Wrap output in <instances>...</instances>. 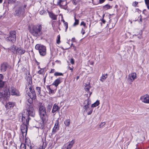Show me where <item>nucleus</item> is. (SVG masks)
Masks as SVG:
<instances>
[{
  "label": "nucleus",
  "instance_id": "ea45409f",
  "mask_svg": "<svg viewBox=\"0 0 149 149\" xmlns=\"http://www.w3.org/2000/svg\"><path fill=\"white\" fill-rule=\"evenodd\" d=\"M72 49H73L74 51H75L77 52L78 51V50H77V48L74 45H73L72 44Z\"/></svg>",
  "mask_w": 149,
  "mask_h": 149
},
{
  "label": "nucleus",
  "instance_id": "13d9d810",
  "mask_svg": "<svg viewBox=\"0 0 149 149\" xmlns=\"http://www.w3.org/2000/svg\"><path fill=\"white\" fill-rule=\"evenodd\" d=\"M115 25V23H114L112 24V27H114Z\"/></svg>",
  "mask_w": 149,
  "mask_h": 149
},
{
  "label": "nucleus",
  "instance_id": "69168bd1",
  "mask_svg": "<svg viewBox=\"0 0 149 149\" xmlns=\"http://www.w3.org/2000/svg\"><path fill=\"white\" fill-rule=\"evenodd\" d=\"M79 78V77L77 76V80Z\"/></svg>",
  "mask_w": 149,
  "mask_h": 149
},
{
  "label": "nucleus",
  "instance_id": "bf43d9fd",
  "mask_svg": "<svg viewBox=\"0 0 149 149\" xmlns=\"http://www.w3.org/2000/svg\"><path fill=\"white\" fill-rule=\"evenodd\" d=\"M101 124H102L103 125H104L105 124V123L104 122L102 123Z\"/></svg>",
  "mask_w": 149,
  "mask_h": 149
},
{
  "label": "nucleus",
  "instance_id": "5fc2aeb1",
  "mask_svg": "<svg viewBox=\"0 0 149 149\" xmlns=\"http://www.w3.org/2000/svg\"><path fill=\"white\" fill-rule=\"evenodd\" d=\"M38 73L39 74H42V72H41V70H40L38 71Z\"/></svg>",
  "mask_w": 149,
  "mask_h": 149
},
{
  "label": "nucleus",
  "instance_id": "774afa93",
  "mask_svg": "<svg viewBox=\"0 0 149 149\" xmlns=\"http://www.w3.org/2000/svg\"><path fill=\"white\" fill-rule=\"evenodd\" d=\"M135 149H139V148H136Z\"/></svg>",
  "mask_w": 149,
  "mask_h": 149
},
{
  "label": "nucleus",
  "instance_id": "4c0bfd02",
  "mask_svg": "<svg viewBox=\"0 0 149 149\" xmlns=\"http://www.w3.org/2000/svg\"><path fill=\"white\" fill-rule=\"evenodd\" d=\"M52 107V105H51L49 104L47 107V111L50 112Z\"/></svg>",
  "mask_w": 149,
  "mask_h": 149
},
{
  "label": "nucleus",
  "instance_id": "a211bd4d",
  "mask_svg": "<svg viewBox=\"0 0 149 149\" xmlns=\"http://www.w3.org/2000/svg\"><path fill=\"white\" fill-rule=\"evenodd\" d=\"M25 52V50L22 49L21 48H18L17 50H16V53L17 54H24Z\"/></svg>",
  "mask_w": 149,
  "mask_h": 149
},
{
  "label": "nucleus",
  "instance_id": "cd10ccee",
  "mask_svg": "<svg viewBox=\"0 0 149 149\" xmlns=\"http://www.w3.org/2000/svg\"><path fill=\"white\" fill-rule=\"evenodd\" d=\"M84 86H85V90L86 91H88L90 88L89 83L87 84L84 83Z\"/></svg>",
  "mask_w": 149,
  "mask_h": 149
},
{
  "label": "nucleus",
  "instance_id": "e433bc0d",
  "mask_svg": "<svg viewBox=\"0 0 149 149\" xmlns=\"http://www.w3.org/2000/svg\"><path fill=\"white\" fill-rule=\"evenodd\" d=\"M138 2H136V1H134L133 2V3L132 4V5L134 7H137L138 6H137L138 4Z\"/></svg>",
  "mask_w": 149,
  "mask_h": 149
},
{
  "label": "nucleus",
  "instance_id": "6e6d98bb",
  "mask_svg": "<svg viewBox=\"0 0 149 149\" xmlns=\"http://www.w3.org/2000/svg\"><path fill=\"white\" fill-rule=\"evenodd\" d=\"M68 69L70 70H71V71H72L73 70V69L70 67H69Z\"/></svg>",
  "mask_w": 149,
  "mask_h": 149
},
{
  "label": "nucleus",
  "instance_id": "c9c22d12",
  "mask_svg": "<svg viewBox=\"0 0 149 149\" xmlns=\"http://www.w3.org/2000/svg\"><path fill=\"white\" fill-rule=\"evenodd\" d=\"M74 19L75 22L73 24L74 26H75L78 25L79 24V20L77 19L75 17H74Z\"/></svg>",
  "mask_w": 149,
  "mask_h": 149
},
{
  "label": "nucleus",
  "instance_id": "4d7b16f0",
  "mask_svg": "<svg viewBox=\"0 0 149 149\" xmlns=\"http://www.w3.org/2000/svg\"><path fill=\"white\" fill-rule=\"evenodd\" d=\"M55 22V21H53V22H52V27H53L54 26H55L54 25V22Z\"/></svg>",
  "mask_w": 149,
  "mask_h": 149
},
{
  "label": "nucleus",
  "instance_id": "0eeeda50",
  "mask_svg": "<svg viewBox=\"0 0 149 149\" xmlns=\"http://www.w3.org/2000/svg\"><path fill=\"white\" fill-rule=\"evenodd\" d=\"M16 32L15 31H11L10 36L7 37L6 40L7 41H10L13 42H15L16 40Z\"/></svg>",
  "mask_w": 149,
  "mask_h": 149
},
{
  "label": "nucleus",
  "instance_id": "ddd939ff",
  "mask_svg": "<svg viewBox=\"0 0 149 149\" xmlns=\"http://www.w3.org/2000/svg\"><path fill=\"white\" fill-rule=\"evenodd\" d=\"M10 91L12 95L17 96L19 95V91L14 87H11Z\"/></svg>",
  "mask_w": 149,
  "mask_h": 149
},
{
  "label": "nucleus",
  "instance_id": "c03bdc74",
  "mask_svg": "<svg viewBox=\"0 0 149 149\" xmlns=\"http://www.w3.org/2000/svg\"><path fill=\"white\" fill-rule=\"evenodd\" d=\"M58 38L56 42L57 44H59L60 42V36L59 35L58 36Z\"/></svg>",
  "mask_w": 149,
  "mask_h": 149
},
{
  "label": "nucleus",
  "instance_id": "a19ab883",
  "mask_svg": "<svg viewBox=\"0 0 149 149\" xmlns=\"http://www.w3.org/2000/svg\"><path fill=\"white\" fill-rule=\"evenodd\" d=\"M79 0H72V2L73 4L76 5L77 4V3L79 1Z\"/></svg>",
  "mask_w": 149,
  "mask_h": 149
},
{
  "label": "nucleus",
  "instance_id": "6e6552de",
  "mask_svg": "<svg viewBox=\"0 0 149 149\" xmlns=\"http://www.w3.org/2000/svg\"><path fill=\"white\" fill-rule=\"evenodd\" d=\"M29 92H28V93H27V95L32 100L35 99L36 97V94L35 91L32 88L31 86H29Z\"/></svg>",
  "mask_w": 149,
  "mask_h": 149
},
{
  "label": "nucleus",
  "instance_id": "7ed1b4c3",
  "mask_svg": "<svg viewBox=\"0 0 149 149\" xmlns=\"http://www.w3.org/2000/svg\"><path fill=\"white\" fill-rule=\"evenodd\" d=\"M9 95V90L7 88H5L3 90L0 89V101L8 100Z\"/></svg>",
  "mask_w": 149,
  "mask_h": 149
},
{
  "label": "nucleus",
  "instance_id": "b1692460",
  "mask_svg": "<svg viewBox=\"0 0 149 149\" xmlns=\"http://www.w3.org/2000/svg\"><path fill=\"white\" fill-rule=\"evenodd\" d=\"M47 145V143L45 142L42 141V144H40L38 149H45Z\"/></svg>",
  "mask_w": 149,
  "mask_h": 149
},
{
  "label": "nucleus",
  "instance_id": "09e8293b",
  "mask_svg": "<svg viewBox=\"0 0 149 149\" xmlns=\"http://www.w3.org/2000/svg\"><path fill=\"white\" fill-rule=\"evenodd\" d=\"M93 3L95 4H97L99 3V1H98L97 2H95V0H92Z\"/></svg>",
  "mask_w": 149,
  "mask_h": 149
},
{
  "label": "nucleus",
  "instance_id": "473e14b6",
  "mask_svg": "<svg viewBox=\"0 0 149 149\" xmlns=\"http://www.w3.org/2000/svg\"><path fill=\"white\" fill-rule=\"evenodd\" d=\"M64 3V5L66 4V2L65 0H59V2H58V4L60 5H62L63 3Z\"/></svg>",
  "mask_w": 149,
  "mask_h": 149
},
{
  "label": "nucleus",
  "instance_id": "c756f323",
  "mask_svg": "<svg viewBox=\"0 0 149 149\" xmlns=\"http://www.w3.org/2000/svg\"><path fill=\"white\" fill-rule=\"evenodd\" d=\"M112 7L109 4H107L103 7V9L104 10H107L111 8Z\"/></svg>",
  "mask_w": 149,
  "mask_h": 149
},
{
  "label": "nucleus",
  "instance_id": "0e129e2a",
  "mask_svg": "<svg viewBox=\"0 0 149 149\" xmlns=\"http://www.w3.org/2000/svg\"><path fill=\"white\" fill-rule=\"evenodd\" d=\"M62 21L64 23H65V22H65L64 20H63Z\"/></svg>",
  "mask_w": 149,
  "mask_h": 149
},
{
  "label": "nucleus",
  "instance_id": "9b49d317",
  "mask_svg": "<svg viewBox=\"0 0 149 149\" xmlns=\"http://www.w3.org/2000/svg\"><path fill=\"white\" fill-rule=\"evenodd\" d=\"M25 11L24 8L19 7L15 10L14 15L17 16L23 15L25 13Z\"/></svg>",
  "mask_w": 149,
  "mask_h": 149
},
{
  "label": "nucleus",
  "instance_id": "a18cd8bd",
  "mask_svg": "<svg viewBox=\"0 0 149 149\" xmlns=\"http://www.w3.org/2000/svg\"><path fill=\"white\" fill-rule=\"evenodd\" d=\"M80 25H83L85 28L86 27V24L84 21L81 22Z\"/></svg>",
  "mask_w": 149,
  "mask_h": 149
},
{
  "label": "nucleus",
  "instance_id": "338daca9",
  "mask_svg": "<svg viewBox=\"0 0 149 149\" xmlns=\"http://www.w3.org/2000/svg\"><path fill=\"white\" fill-rule=\"evenodd\" d=\"M89 93H89L90 95L91 94V93L89 92Z\"/></svg>",
  "mask_w": 149,
  "mask_h": 149
},
{
  "label": "nucleus",
  "instance_id": "f257e3e1",
  "mask_svg": "<svg viewBox=\"0 0 149 149\" xmlns=\"http://www.w3.org/2000/svg\"><path fill=\"white\" fill-rule=\"evenodd\" d=\"M29 100H28L27 101L29 104L27 103V105L26 109L24 110L22 113H19L18 115L19 121H23V120H25L26 119V122L27 123H28V121L30 119L29 116L33 117L35 114L34 108Z\"/></svg>",
  "mask_w": 149,
  "mask_h": 149
},
{
  "label": "nucleus",
  "instance_id": "423d86ee",
  "mask_svg": "<svg viewBox=\"0 0 149 149\" xmlns=\"http://www.w3.org/2000/svg\"><path fill=\"white\" fill-rule=\"evenodd\" d=\"M20 122H22L23 124L21 125V130L22 132V135L24 136H26L27 134V125H29V122L28 123L26 122V119L24 120H23V121H19Z\"/></svg>",
  "mask_w": 149,
  "mask_h": 149
},
{
  "label": "nucleus",
  "instance_id": "6ab92c4d",
  "mask_svg": "<svg viewBox=\"0 0 149 149\" xmlns=\"http://www.w3.org/2000/svg\"><path fill=\"white\" fill-rule=\"evenodd\" d=\"M28 74H26V79L29 82L30 86H31V77L29 72H28Z\"/></svg>",
  "mask_w": 149,
  "mask_h": 149
},
{
  "label": "nucleus",
  "instance_id": "f03ea898",
  "mask_svg": "<svg viewBox=\"0 0 149 149\" xmlns=\"http://www.w3.org/2000/svg\"><path fill=\"white\" fill-rule=\"evenodd\" d=\"M39 113L40 119L42 120L39 124V127L42 129L44 127L45 123H46L48 120V116L46 113V109L43 105H40L39 106Z\"/></svg>",
  "mask_w": 149,
  "mask_h": 149
},
{
  "label": "nucleus",
  "instance_id": "412c9836",
  "mask_svg": "<svg viewBox=\"0 0 149 149\" xmlns=\"http://www.w3.org/2000/svg\"><path fill=\"white\" fill-rule=\"evenodd\" d=\"M14 106V104L13 103L10 102L6 104L5 105L6 107L8 109H9L11 107H13Z\"/></svg>",
  "mask_w": 149,
  "mask_h": 149
},
{
  "label": "nucleus",
  "instance_id": "f8f14e48",
  "mask_svg": "<svg viewBox=\"0 0 149 149\" xmlns=\"http://www.w3.org/2000/svg\"><path fill=\"white\" fill-rule=\"evenodd\" d=\"M136 78V74L133 72L129 74L128 75V80L130 82H132Z\"/></svg>",
  "mask_w": 149,
  "mask_h": 149
},
{
  "label": "nucleus",
  "instance_id": "5701e85b",
  "mask_svg": "<svg viewBox=\"0 0 149 149\" xmlns=\"http://www.w3.org/2000/svg\"><path fill=\"white\" fill-rule=\"evenodd\" d=\"M46 88L49 91L48 93L49 94L51 95L54 93V91L51 89L50 86H47Z\"/></svg>",
  "mask_w": 149,
  "mask_h": 149
},
{
  "label": "nucleus",
  "instance_id": "9d476101",
  "mask_svg": "<svg viewBox=\"0 0 149 149\" xmlns=\"http://www.w3.org/2000/svg\"><path fill=\"white\" fill-rule=\"evenodd\" d=\"M59 123L58 119L56 120L55 122L54 126L53 128L52 134H55L59 129Z\"/></svg>",
  "mask_w": 149,
  "mask_h": 149
},
{
  "label": "nucleus",
  "instance_id": "20e7f679",
  "mask_svg": "<svg viewBox=\"0 0 149 149\" xmlns=\"http://www.w3.org/2000/svg\"><path fill=\"white\" fill-rule=\"evenodd\" d=\"M42 26L41 25L34 26L31 30L30 32L33 36L35 37L39 36L42 33Z\"/></svg>",
  "mask_w": 149,
  "mask_h": 149
},
{
  "label": "nucleus",
  "instance_id": "864d4df0",
  "mask_svg": "<svg viewBox=\"0 0 149 149\" xmlns=\"http://www.w3.org/2000/svg\"><path fill=\"white\" fill-rule=\"evenodd\" d=\"M55 71V70L54 69H52L50 72V73H53Z\"/></svg>",
  "mask_w": 149,
  "mask_h": 149
},
{
  "label": "nucleus",
  "instance_id": "7c9ffc66",
  "mask_svg": "<svg viewBox=\"0 0 149 149\" xmlns=\"http://www.w3.org/2000/svg\"><path fill=\"white\" fill-rule=\"evenodd\" d=\"M100 104V101L99 100H97L93 104L91 105L92 107H96L98 106Z\"/></svg>",
  "mask_w": 149,
  "mask_h": 149
},
{
  "label": "nucleus",
  "instance_id": "58836bf2",
  "mask_svg": "<svg viewBox=\"0 0 149 149\" xmlns=\"http://www.w3.org/2000/svg\"><path fill=\"white\" fill-rule=\"evenodd\" d=\"M36 90L38 94L40 95L41 92V88L40 87H37L36 88Z\"/></svg>",
  "mask_w": 149,
  "mask_h": 149
},
{
  "label": "nucleus",
  "instance_id": "4468645a",
  "mask_svg": "<svg viewBox=\"0 0 149 149\" xmlns=\"http://www.w3.org/2000/svg\"><path fill=\"white\" fill-rule=\"evenodd\" d=\"M140 100L142 101L145 103H149V96L146 95L143 96L141 97Z\"/></svg>",
  "mask_w": 149,
  "mask_h": 149
},
{
  "label": "nucleus",
  "instance_id": "4be33fe9",
  "mask_svg": "<svg viewBox=\"0 0 149 149\" xmlns=\"http://www.w3.org/2000/svg\"><path fill=\"white\" fill-rule=\"evenodd\" d=\"M59 109V107L56 104L54 105L53 107L52 112V113H54L56 111Z\"/></svg>",
  "mask_w": 149,
  "mask_h": 149
},
{
  "label": "nucleus",
  "instance_id": "e2e57ef3",
  "mask_svg": "<svg viewBox=\"0 0 149 149\" xmlns=\"http://www.w3.org/2000/svg\"><path fill=\"white\" fill-rule=\"evenodd\" d=\"M3 0H0V3H1L2 2Z\"/></svg>",
  "mask_w": 149,
  "mask_h": 149
},
{
  "label": "nucleus",
  "instance_id": "603ef678",
  "mask_svg": "<svg viewBox=\"0 0 149 149\" xmlns=\"http://www.w3.org/2000/svg\"><path fill=\"white\" fill-rule=\"evenodd\" d=\"M81 33H82V35H84L85 33V31L83 29H82Z\"/></svg>",
  "mask_w": 149,
  "mask_h": 149
},
{
  "label": "nucleus",
  "instance_id": "2eb2a0df",
  "mask_svg": "<svg viewBox=\"0 0 149 149\" xmlns=\"http://www.w3.org/2000/svg\"><path fill=\"white\" fill-rule=\"evenodd\" d=\"M9 65L7 63H3L1 66V70L2 72H4L6 71Z\"/></svg>",
  "mask_w": 149,
  "mask_h": 149
},
{
  "label": "nucleus",
  "instance_id": "79ce46f5",
  "mask_svg": "<svg viewBox=\"0 0 149 149\" xmlns=\"http://www.w3.org/2000/svg\"><path fill=\"white\" fill-rule=\"evenodd\" d=\"M64 26L65 27V31L66 32L68 27V23L67 22L64 23Z\"/></svg>",
  "mask_w": 149,
  "mask_h": 149
},
{
  "label": "nucleus",
  "instance_id": "680f3d73",
  "mask_svg": "<svg viewBox=\"0 0 149 149\" xmlns=\"http://www.w3.org/2000/svg\"><path fill=\"white\" fill-rule=\"evenodd\" d=\"M102 22L103 23H105V21L104 20H103Z\"/></svg>",
  "mask_w": 149,
  "mask_h": 149
},
{
  "label": "nucleus",
  "instance_id": "39448f33",
  "mask_svg": "<svg viewBox=\"0 0 149 149\" xmlns=\"http://www.w3.org/2000/svg\"><path fill=\"white\" fill-rule=\"evenodd\" d=\"M35 48L39 51L40 55L45 56L46 54V49L45 46L41 44H37L35 46Z\"/></svg>",
  "mask_w": 149,
  "mask_h": 149
},
{
  "label": "nucleus",
  "instance_id": "393cba45",
  "mask_svg": "<svg viewBox=\"0 0 149 149\" xmlns=\"http://www.w3.org/2000/svg\"><path fill=\"white\" fill-rule=\"evenodd\" d=\"M70 119H66L64 122V123L65 126L69 127L70 123Z\"/></svg>",
  "mask_w": 149,
  "mask_h": 149
},
{
  "label": "nucleus",
  "instance_id": "de8ad7c7",
  "mask_svg": "<svg viewBox=\"0 0 149 149\" xmlns=\"http://www.w3.org/2000/svg\"><path fill=\"white\" fill-rule=\"evenodd\" d=\"M3 78V75L1 74H0V81H2Z\"/></svg>",
  "mask_w": 149,
  "mask_h": 149
},
{
  "label": "nucleus",
  "instance_id": "f3484780",
  "mask_svg": "<svg viewBox=\"0 0 149 149\" xmlns=\"http://www.w3.org/2000/svg\"><path fill=\"white\" fill-rule=\"evenodd\" d=\"M31 144H26L22 143L21 145L20 149H26V148L27 147L29 148V149H31Z\"/></svg>",
  "mask_w": 149,
  "mask_h": 149
},
{
  "label": "nucleus",
  "instance_id": "dca6fc26",
  "mask_svg": "<svg viewBox=\"0 0 149 149\" xmlns=\"http://www.w3.org/2000/svg\"><path fill=\"white\" fill-rule=\"evenodd\" d=\"M62 82V78L59 77L56 79L53 83L52 85H54L56 87Z\"/></svg>",
  "mask_w": 149,
  "mask_h": 149
},
{
  "label": "nucleus",
  "instance_id": "c85d7f7f",
  "mask_svg": "<svg viewBox=\"0 0 149 149\" xmlns=\"http://www.w3.org/2000/svg\"><path fill=\"white\" fill-rule=\"evenodd\" d=\"M85 109L86 111L87 112L88 115H90L92 113L93 111V109L92 108L88 107V109L87 110H86V109Z\"/></svg>",
  "mask_w": 149,
  "mask_h": 149
},
{
  "label": "nucleus",
  "instance_id": "bb28decb",
  "mask_svg": "<svg viewBox=\"0 0 149 149\" xmlns=\"http://www.w3.org/2000/svg\"><path fill=\"white\" fill-rule=\"evenodd\" d=\"M49 17L53 19V20H56L57 19V15H56L53 14L52 13H49Z\"/></svg>",
  "mask_w": 149,
  "mask_h": 149
},
{
  "label": "nucleus",
  "instance_id": "37998d69",
  "mask_svg": "<svg viewBox=\"0 0 149 149\" xmlns=\"http://www.w3.org/2000/svg\"><path fill=\"white\" fill-rule=\"evenodd\" d=\"M4 82L2 81H0V87L2 88L3 87L4 85Z\"/></svg>",
  "mask_w": 149,
  "mask_h": 149
},
{
  "label": "nucleus",
  "instance_id": "f704fd0d",
  "mask_svg": "<svg viewBox=\"0 0 149 149\" xmlns=\"http://www.w3.org/2000/svg\"><path fill=\"white\" fill-rule=\"evenodd\" d=\"M144 1L147 8L149 10V0H144Z\"/></svg>",
  "mask_w": 149,
  "mask_h": 149
},
{
  "label": "nucleus",
  "instance_id": "aec40b11",
  "mask_svg": "<svg viewBox=\"0 0 149 149\" xmlns=\"http://www.w3.org/2000/svg\"><path fill=\"white\" fill-rule=\"evenodd\" d=\"M84 109H88L89 106L91 104V102L88 100H87L84 102Z\"/></svg>",
  "mask_w": 149,
  "mask_h": 149
},
{
  "label": "nucleus",
  "instance_id": "052dcab7",
  "mask_svg": "<svg viewBox=\"0 0 149 149\" xmlns=\"http://www.w3.org/2000/svg\"><path fill=\"white\" fill-rule=\"evenodd\" d=\"M26 6V5H25L24 6V7H22V8H24V9H25V8Z\"/></svg>",
  "mask_w": 149,
  "mask_h": 149
},
{
  "label": "nucleus",
  "instance_id": "8fccbe9b",
  "mask_svg": "<svg viewBox=\"0 0 149 149\" xmlns=\"http://www.w3.org/2000/svg\"><path fill=\"white\" fill-rule=\"evenodd\" d=\"M105 0H99V3H102L104 2Z\"/></svg>",
  "mask_w": 149,
  "mask_h": 149
},
{
  "label": "nucleus",
  "instance_id": "1a4fd4ad",
  "mask_svg": "<svg viewBox=\"0 0 149 149\" xmlns=\"http://www.w3.org/2000/svg\"><path fill=\"white\" fill-rule=\"evenodd\" d=\"M75 142L74 139L72 140L71 141L67 143L63 147V149H71Z\"/></svg>",
  "mask_w": 149,
  "mask_h": 149
},
{
  "label": "nucleus",
  "instance_id": "72a5a7b5",
  "mask_svg": "<svg viewBox=\"0 0 149 149\" xmlns=\"http://www.w3.org/2000/svg\"><path fill=\"white\" fill-rule=\"evenodd\" d=\"M54 75L55 76H63V74L62 73L59 72H56L54 73Z\"/></svg>",
  "mask_w": 149,
  "mask_h": 149
},
{
  "label": "nucleus",
  "instance_id": "2f4dec72",
  "mask_svg": "<svg viewBox=\"0 0 149 149\" xmlns=\"http://www.w3.org/2000/svg\"><path fill=\"white\" fill-rule=\"evenodd\" d=\"M107 74H103L101 77L100 79V81L102 82H103V80L105 79L107 77Z\"/></svg>",
  "mask_w": 149,
  "mask_h": 149
},
{
  "label": "nucleus",
  "instance_id": "49530a36",
  "mask_svg": "<svg viewBox=\"0 0 149 149\" xmlns=\"http://www.w3.org/2000/svg\"><path fill=\"white\" fill-rule=\"evenodd\" d=\"M70 62L72 64H73L74 63V60L72 58L70 60Z\"/></svg>",
  "mask_w": 149,
  "mask_h": 149
},
{
  "label": "nucleus",
  "instance_id": "3c124183",
  "mask_svg": "<svg viewBox=\"0 0 149 149\" xmlns=\"http://www.w3.org/2000/svg\"><path fill=\"white\" fill-rule=\"evenodd\" d=\"M44 13V11L43 10H42L39 12V13L41 15L43 14Z\"/></svg>",
  "mask_w": 149,
  "mask_h": 149
},
{
  "label": "nucleus",
  "instance_id": "a878e982",
  "mask_svg": "<svg viewBox=\"0 0 149 149\" xmlns=\"http://www.w3.org/2000/svg\"><path fill=\"white\" fill-rule=\"evenodd\" d=\"M9 50H10V51L13 52V53H16V50H17V48L15 46L13 45L11 46L10 48L8 49Z\"/></svg>",
  "mask_w": 149,
  "mask_h": 149
}]
</instances>
